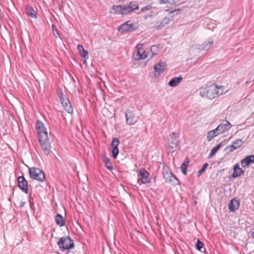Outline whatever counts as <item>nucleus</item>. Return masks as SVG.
Returning <instances> with one entry per match:
<instances>
[{
  "label": "nucleus",
  "mask_w": 254,
  "mask_h": 254,
  "mask_svg": "<svg viewBox=\"0 0 254 254\" xmlns=\"http://www.w3.org/2000/svg\"><path fill=\"white\" fill-rule=\"evenodd\" d=\"M29 173L31 178L40 182H44L45 175L44 172L39 168L32 167L29 168Z\"/></svg>",
  "instance_id": "obj_3"
},
{
  "label": "nucleus",
  "mask_w": 254,
  "mask_h": 254,
  "mask_svg": "<svg viewBox=\"0 0 254 254\" xmlns=\"http://www.w3.org/2000/svg\"><path fill=\"white\" fill-rule=\"evenodd\" d=\"M24 204V202H22L21 204H20V206L21 207H23V205Z\"/></svg>",
  "instance_id": "obj_41"
},
{
  "label": "nucleus",
  "mask_w": 254,
  "mask_h": 254,
  "mask_svg": "<svg viewBox=\"0 0 254 254\" xmlns=\"http://www.w3.org/2000/svg\"><path fill=\"white\" fill-rule=\"evenodd\" d=\"M180 0H159L160 4H175L178 2Z\"/></svg>",
  "instance_id": "obj_29"
},
{
  "label": "nucleus",
  "mask_w": 254,
  "mask_h": 254,
  "mask_svg": "<svg viewBox=\"0 0 254 254\" xmlns=\"http://www.w3.org/2000/svg\"><path fill=\"white\" fill-rule=\"evenodd\" d=\"M36 129L37 132L38 139L41 138L44 135L46 136V137H48L47 129L44 124L41 121H37Z\"/></svg>",
  "instance_id": "obj_10"
},
{
  "label": "nucleus",
  "mask_w": 254,
  "mask_h": 254,
  "mask_svg": "<svg viewBox=\"0 0 254 254\" xmlns=\"http://www.w3.org/2000/svg\"><path fill=\"white\" fill-rule=\"evenodd\" d=\"M240 202L235 198H233L229 204V209L230 211L234 212L239 208Z\"/></svg>",
  "instance_id": "obj_20"
},
{
  "label": "nucleus",
  "mask_w": 254,
  "mask_h": 254,
  "mask_svg": "<svg viewBox=\"0 0 254 254\" xmlns=\"http://www.w3.org/2000/svg\"><path fill=\"white\" fill-rule=\"evenodd\" d=\"M254 162V155H250L241 161V165L243 167H246L248 166L251 163Z\"/></svg>",
  "instance_id": "obj_19"
},
{
  "label": "nucleus",
  "mask_w": 254,
  "mask_h": 254,
  "mask_svg": "<svg viewBox=\"0 0 254 254\" xmlns=\"http://www.w3.org/2000/svg\"><path fill=\"white\" fill-rule=\"evenodd\" d=\"M150 174L144 168H141L139 170L138 174V181H141L142 184H147L150 183L151 178Z\"/></svg>",
  "instance_id": "obj_9"
},
{
  "label": "nucleus",
  "mask_w": 254,
  "mask_h": 254,
  "mask_svg": "<svg viewBox=\"0 0 254 254\" xmlns=\"http://www.w3.org/2000/svg\"><path fill=\"white\" fill-rule=\"evenodd\" d=\"M120 141L117 138H114L112 140L111 146L112 149V155L114 158H116L119 154L118 146L119 145Z\"/></svg>",
  "instance_id": "obj_14"
},
{
  "label": "nucleus",
  "mask_w": 254,
  "mask_h": 254,
  "mask_svg": "<svg viewBox=\"0 0 254 254\" xmlns=\"http://www.w3.org/2000/svg\"><path fill=\"white\" fill-rule=\"evenodd\" d=\"M61 102L65 110L68 113L72 114L73 112V108L68 99L67 98H64V99H63V101Z\"/></svg>",
  "instance_id": "obj_17"
},
{
  "label": "nucleus",
  "mask_w": 254,
  "mask_h": 254,
  "mask_svg": "<svg viewBox=\"0 0 254 254\" xmlns=\"http://www.w3.org/2000/svg\"><path fill=\"white\" fill-rule=\"evenodd\" d=\"M167 68L166 62L160 61L157 64L154 66V69L159 74L162 73Z\"/></svg>",
  "instance_id": "obj_16"
},
{
  "label": "nucleus",
  "mask_w": 254,
  "mask_h": 254,
  "mask_svg": "<svg viewBox=\"0 0 254 254\" xmlns=\"http://www.w3.org/2000/svg\"><path fill=\"white\" fill-rule=\"evenodd\" d=\"M139 27L137 23H131L130 21H126L123 23L119 28V31L122 33L132 32L136 30Z\"/></svg>",
  "instance_id": "obj_6"
},
{
  "label": "nucleus",
  "mask_w": 254,
  "mask_h": 254,
  "mask_svg": "<svg viewBox=\"0 0 254 254\" xmlns=\"http://www.w3.org/2000/svg\"><path fill=\"white\" fill-rule=\"evenodd\" d=\"M233 144H234L237 149H238L243 145V141L241 139H237L233 142Z\"/></svg>",
  "instance_id": "obj_34"
},
{
  "label": "nucleus",
  "mask_w": 254,
  "mask_h": 254,
  "mask_svg": "<svg viewBox=\"0 0 254 254\" xmlns=\"http://www.w3.org/2000/svg\"><path fill=\"white\" fill-rule=\"evenodd\" d=\"M173 12H174L173 11H171V13H173Z\"/></svg>",
  "instance_id": "obj_42"
},
{
  "label": "nucleus",
  "mask_w": 254,
  "mask_h": 254,
  "mask_svg": "<svg viewBox=\"0 0 254 254\" xmlns=\"http://www.w3.org/2000/svg\"><path fill=\"white\" fill-rule=\"evenodd\" d=\"M77 49L79 51L80 55L85 58V59H88V52L84 49L83 47L81 45H78Z\"/></svg>",
  "instance_id": "obj_24"
},
{
  "label": "nucleus",
  "mask_w": 254,
  "mask_h": 254,
  "mask_svg": "<svg viewBox=\"0 0 254 254\" xmlns=\"http://www.w3.org/2000/svg\"><path fill=\"white\" fill-rule=\"evenodd\" d=\"M218 134H219L218 133L217 131L215 130V129H213L208 132L207 135V139L209 141Z\"/></svg>",
  "instance_id": "obj_26"
},
{
  "label": "nucleus",
  "mask_w": 254,
  "mask_h": 254,
  "mask_svg": "<svg viewBox=\"0 0 254 254\" xmlns=\"http://www.w3.org/2000/svg\"><path fill=\"white\" fill-rule=\"evenodd\" d=\"M231 127V124L228 121H224L215 129V130L217 131L218 133L220 134L230 129Z\"/></svg>",
  "instance_id": "obj_12"
},
{
  "label": "nucleus",
  "mask_w": 254,
  "mask_h": 254,
  "mask_svg": "<svg viewBox=\"0 0 254 254\" xmlns=\"http://www.w3.org/2000/svg\"><path fill=\"white\" fill-rule=\"evenodd\" d=\"M151 7H152L151 4H148L145 6H144V7H142L141 9V11H146V10H148L150 9L151 8Z\"/></svg>",
  "instance_id": "obj_38"
},
{
  "label": "nucleus",
  "mask_w": 254,
  "mask_h": 254,
  "mask_svg": "<svg viewBox=\"0 0 254 254\" xmlns=\"http://www.w3.org/2000/svg\"><path fill=\"white\" fill-rule=\"evenodd\" d=\"M58 96L60 99L61 101H63V99H64V98H67L65 95L64 94L62 91L58 92Z\"/></svg>",
  "instance_id": "obj_39"
},
{
  "label": "nucleus",
  "mask_w": 254,
  "mask_h": 254,
  "mask_svg": "<svg viewBox=\"0 0 254 254\" xmlns=\"http://www.w3.org/2000/svg\"><path fill=\"white\" fill-rule=\"evenodd\" d=\"M182 79L183 77L181 75L174 77L169 82L168 85L171 87H176Z\"/></svg>",
  "instance_id": "obj_22"
},
{
  "label": "nucleus",
  "mask_w": 254,
  "mask_h": 254,
  "mask_svg": "<svg viewBox=\"0 0 254 254\" xmlns=\"http://www.w3.org/2000/svg\"><path fill=\"white\" fill-rule=\"evenodd\" d=\"M244 173V171L242 170L237 164L234 167V173H233L232 177L233 178H236L241 176Z\"/></svg>",
  "instance_id": "obj_23"
},
{
  "label": "nucleus",
  "mask_w": 254,
  "mask_h": 254,
  "mask_svg": "<svg viewBox=\"0 0 254 254\" xmlns=\"http://www.w3.org/2000/svg\"><path fill=\"white\" fill-rule=\"evenodd\" d=\"M19 188L25 193L28 192L27 182L23 176H20L17 179Z\"/></svg>",
  "instance_id": "obj_13"
},
{
  "label": "nucleus",
  "mask_w": 254,
  "mask_h": 254,
  "mask_svg": "<svg viewBox=\"0 0 254 254\" xmlns=\"http://www.w3.org/2000/svg\"><path fill=\"white\" fill-rule=\"evenodd\" d=\"M189 161H185L181 165V169H182V172L185 175H186L187 173V168L189 165Z\"/></svg>",
  "instance_id": "obj_31"
},
{
  "label": "nucleus",
  "mask_w": 254,
  "mask_h": 254,
  "mask_svg": "<svg viewBox=\"0 0 254 254\" xmlns=\"http://www.w3.org/2000/svg\"><path fill=\"white\" fill-rule=\"evenodd\" d=\"M236 149H237V148L236 147L234 144H232L231 145L227 146L225 148V151H226V153L227 154H229L231 152H233Z\"/></svg>",
  "instance_id": "obj_28"
},
{
  "label": "nucleus",
  "mask_w": 254,
  "mask_h": 254,
  "mask_svg": "<svg viewBox=\"0 0 254 254\" xmlns=\"http://www.w3.org/2000/svg\"><path fill=\"white\" fill-rule=\"evenodd\" d=\"M224 92V86H218L216 84H212L202 89L199 94L202 97L213 99L222 95Z\"/></svg>",
  "instance_id": "obj_1"
},
{
  "label": "nucleus",
  "mask_w": 254,
  "mask_h": 254,
  "mask_svg": "<svg viewBox=\"0 0 254 254\" xmlns=\"http://www.w3.org/2000/svg\"><path fill=\"white\" fill-rule=\"evenodd\" d=\"M158 47L155 45H152L151 47L150 50L152 53L151 56L150 57V59L152 58V57L157 54Z\"/></svg>",
  "instance_id": "obj_30"
},
{
  "label": "nucleus",
  "mask_w": 254,
  "mask_h": 254,
  "mask_svg": "<svg viewBox=\"0 0 254 254\" xmlns=\"http://www.w3.org/2000/svg\"><path fill=\"white\" fill-rule=\"evenodd\" d=\"M208 164L207 163H205L204 164L202 168L198 172V176H200L202 174V173H203L205 171L206 168L208 167Z\"/></svg>",
  "instance_id": "obj_36"
},
{
  "label": "nucleus",
  "mask_w": 254,
  "mask_h": 254,
  "mask_svg": "<svg viewBox=\"0 0 254 254\" xmlns=\"http://www.w3.org/2000/svg\"><path fill=\"white\" fill-rule=\"evenodd\" d=\"M136 48V52L133 55V58L135 60H143L147 57V53L144 51L143 44H138Z\"/></svg>",
  "instance_id": "obj_8"
},
{
  "label": "nucleus",
  "mask_w": 254,
  "mask_h": 254,
  "mask_svg": "<svg viewBox=\"0 0 254 254\" xmlns=\"http://www.w3.org/2000/svg\"><path fill=\"white\" fill-rule=\"evenodd\" d=\"M177 135L175 132H173L169 135L170 147L171 148V151H175L178 148L179 141L177 139Z\"/></svg>",
  "instance_id": "obj_11"
},
{
  "label": "nucleus",
  "mask_w": 254,
  "mask_h": 254,
  "mask_svg": "<svg viewBox=\"0 0 254 254\" xmlns=\"http://www.w3.org/2000/svg\"><path fill=\"white\" fill-rule=\"evenodd\" d=\"M25 12L26 15L33 18L36 19L37 18V12L29 4L26 5Z\"/></svg>",
  "instance_id": "obj_18"
},
{
  "label": "nucleus",
  "mask_w": 254,
  "mask_h": 254,
  "mask_svg": "<svg viewBox=\"0 0 254 254\" xmlns=\"http://www.w3.org/2000/svg\"><path fill=\"white\" fill-rule=\"evenodd\" d=\"M38 140L44 154L46 155H48L51 152L50 143L49 137H46V136L44 135L41 138H39Z\"/></svg>",
  "instance_id": "obj_7"
},
{
  "label": "nucleus",
  "mask_w": 254,
  "mask_h": 254,
  "mask_svg": "<svg viewBox=\"0 0 254 254\" xmlns=\"http://www.w3.org/2000/svg\"><path fill=\"white\" fill-rule=\"evenodd\" d=\"M128 4L133 10L138 9L139 8L138 4L136 1H131Z\"/></svg>",
  "instance_id": "obj_35"
},
{
  "label": "nucleus",
  "mask_w": 254,
  "mask_h": 254,
  "mask_svg": "<svg viewBox=\"0 0 254 254\" xmlns=\"http://www.w3.org/2000/svg\"><path fill=\"white\" fill-rule=\"evenodd\" d=\"M221 145L222 144L220 143L216 145L215 147H214L211 150V152L209 155V157L211 158L213 157L215 155L216 152L219 150Z\"/></svg>",
  "instance_id": "obj_27"
},
{
  "label": "nucleus",
  "mask_w": 254,
  "mask_h": 254,
  "mask_svg": "<svg viewBox=\"0 0 254 254\" xmlns=\"http://www.w3.org/2000/svg\"><path fill=\"white\" fill-rule=\"evenodd\" d=\"M112 9L114 11H111L110 12L117 14L126 15L133 11L128 4L113 5Z\"/></svg>",
  "instance_id": "obj_4"
},
{
  "label": "nucleus",
  "mask_w": 254,
  "mask_h": 254,
  "mask_svg": "<svg viewBox=\"0 0 254 254\" xmlns=\"http://www.w3.org/2000/svg\"><path fill=\"white\" fill-rule=\"evenodd\" d=\"M125 115L126 118V122L127 125H134L137 122V120L134 115L132 112H128L127 111L125 113Z\"/></svg>",
  "instance_id": "obj_15"
},
{
  "label": "nucleus",
  "mask_w": 254,
  "mask_h": 254,
  "mask_svg": "<svg viewBox=\"0 0 254 254\" xmlns=\"http://www.w3.org/2000/svg\"><path fill=\"white\" fill-rule=\"evenodd\" d=\"M56 221L57 224L60 226H63L65 225V221L61 214H57L56 215Z\"/></svg>",
  "instance_id": "obj_25"
},
{
  "label": "nucleus",
  "mask_w": 254,
  "mask_h": 254,
  "mask_svg": "<svg viewBox=\"0 0 254 254\" xmlns=\"http://www.w3.org/2000/svg\"><path fill=\"white\" fill-rule=\"evenodd\" d=\"M53 33H54V35L55 36L56 38H57L58 36H59V33L58 32L57 30H54L53 29Z\"/></svg>",
  "instance_id": "obj_40"
},
{
  "label": "nucleus",
  "mask_w": 254,
  "mask_h": 254,
  "mask_svg": "<svg viewBox=\"0 0 254 254\" xmlns=\"http://www.w3.org/2000/svg\"><path fill=\"white\" fill-rule=\"evenodd\" d=\"M162 173L163 178L167 183L173 186L179 184V180L172 174V172L168 167L163 168Z\"/></svg>",
  "instance_id": "obj_2"
},
{
  "label": "nucleus",
  "mask_w": 254,
  "mask_h": 254,
  "mask_svg": "<svg viewBox=\"0 0 254 254\" xmlns=\"http://www.w3.org/2000/svg\"><path fill=\"white\" fill-rule=\"evenodd\" d=\"M105 167L109 170H112L113 169V167L108 158H105L104 160Z\"/></svg>",
  "instance_id": "obj_33"
},
{
  "label": "nucleus",
  "mask_w": 254,
  "mask_h": 254,
  "mask_svg": "<svg viewBox=\"0 0 254 254\" xmlns=\"http://www.w3.org/2000/svg\"><path fill=\"white\" fill-rule=\"evenodd\" d=\"M213 43V40H209L207 42H204L202 44L198 45L197 46V49L201 51L208 50L211 48Z\"/></svg>",
  "instance_id": "obj_21"
},
{
  "label": "nucleus",
  "mask_w": 254,
  "mask_h": 254,
  "mask_svg": "<svg viewBox=\"0 0 254 254\" xmlns=\"http://www.w3.org/2000/svg\"><path fill=\"white\" fill-rule=\"evenodd\" d=\"M203 246V244L198 239L197 240V243L195 246L196 249L199 251H200L201 249L202 248Z\"/></svg>",
  "instance_id": "obj_37"
},
{
  "label": "nucleus",
  "mask_w": 254,
  "mask_h": 254,
  "mask_svg": "<svg viewBox=\"0 0 254 254\" xmlns=\"http://www.w3.org/2000/svg\"><path fill=\"white\" fill-rule=\"evenodd\" d=\"M169 19L167 18H164L162 21L160 22V25H156L154 26L155 28H159L161 27L164 26L165 24H168L169 22Z\"/></svg>",
  "instance_id": "obj_32"
},
{
  "label": "nucleus",
  "mask_w": 254,
  "mask_h": 254,
  "mask_svg": "<svg viewBox=\"0 0 254 254\" xmlns=\"http://www.w3.org/2000/svg\"><path fill=\"white\" fill-rule=\"evenodd\" d=\"M58 244L62 251L72 249L74 247L73 240L67 236L61 238Z\"/></svg>",
  "instance_id": "obj_5"
}]
</instances>
